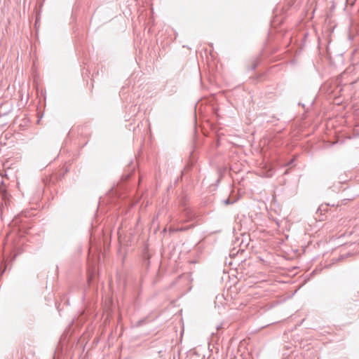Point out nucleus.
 Listing matches in <instances>:
<instances>
[{
	"label": "nucleus",
	"mask_w": 359,
	"mask_h": 359,
	"mask_svg": "<svg viewBox=\"0 0 359 359\" xmlns=\"http://www.w3.org/2000/svg\"><path fill=\"white\" fill-rule=\"evenodd\" d=\"M0 194H2V196H3V197H4V196H5L6 193H5V191H0Z\"/></svg>",
	"instance_id": "obj_1"
}]
</instances>
